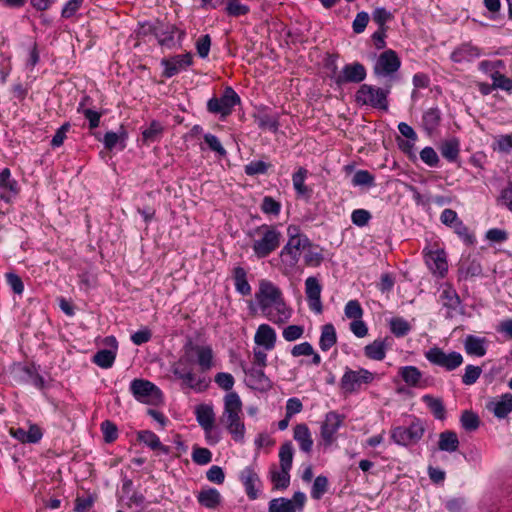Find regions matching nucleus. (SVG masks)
I'll list each match as a JSON object with an SVG mask.
<instances>
[{
	"mask_svg": "<svg viewBox=\"0 0 512 512\" xmlns=\"http://www.w3.org/2000/svg\"><path fill=\"white\" fill-rule=\"evenodd\" d=\"M438 302L445 309L444 317L452 319L457 314L463 313L461 299L457 291L451 285H444L438 298Z\"/></svg>",
	"mask_w": 512,
	"mask_h": 512,
	"instance_id": "obj_12",
	"label": "nucleus"
},
{
	"mask_svg": "<svg viewBox=\"0 0 512 512\" xmlns=\"http://www.w3.org/2000/svg\"><path fill=\"white\" fill-rule=\"evenodd\" d=\"M240 480L245 487L246 494L250 500L258 497L256 485L260 482L259 476L252 467L244 468L240 473Z\"/></svg>",
	"mask_w": 512,
	"mask_h": 512,
	"instance_id": "obj_22",
	"label": "nucleus"
},
{
	"mask_svg": "<svg viewBox=\"0 0 512 512\" xmlns=\"http://www.w3.org/2000/svg\"><path fill=\"white\" fill-rule=\"evenodd\" d=\"M204 141L211 151L216 152L219 156H226L227 152L217 136L207 133L204 135Z\"/></svg>",
	"mask_w": 512,
	"mask_h": 512,
	"instance_id": "obj_63",
	"label": "nucleus"
},
{
	"mask_svg": "<svg viewBox=\"0 0 512 512\" xmlns=\"http://www.w3.org/2000/svg\"><path fill=\"white\" fill-rule=\"evenodd\" d=\"M422 401L427 405L436 419H445L446 410L440 398H435L427 394L422 397Z\"/></svg>",
	"mask_w": 512,
	"mask_h": 512,
	"instance_id": "obj_41",
	"label": "nucleus"
},
{
	"mask_svg": "<svg viewBox=\"0 0 512 512\" xmlns=\"http://www.w3.org/2000/svg\"><path fill=\"white\" fill-rule=\"evenodd\" d=\"M480 56V50L478 47L464 43L457 47L451 54V59L454 62L460 63L464 61H472L473 59Z\"/></svg>",
	"mask_w": 512,
	"mask_h": 512,
	"instance_id": "obj_29",
	"label": "nucleus"
},
{
	"mask_svg": "<svg viewBox=\"0 0 512 512\" xmlns=\"http://www.w3.org/2000/svg\"><path fill=\"white\" fill-rule=\"evenodd\" d=\"M294 448L290 441L283 443L279 449L280 468H292Z\"/></svg>",
	"mask_w": 512,
	"mask_h": 512,
	"instance_id": "obj_46",
	"label": "nucleus"
},
{
	"mask_svg": "<svg viewBox=\"0 0 512 512\" xmlns=\"http://www.w3.org/2000/svg\"><path fill=\"white\" fill-rule=\"evenodd\" d=\"M399 374L403 381L412 387H417L422 378V373L416 366L401 367Z\"/></svg>",
	"mask_w": 512,
	"mask_h": 512,
	"instance_id": "obj_40",
	"label": "nucleus"
},
{
	"mask_svg": "<svg viewBox=\"0 0 512 512\" xmlns=\"http://www.w3.org/2000/svg\"><path fill=\"white\" fill-rule=\"evenodd\" d=\"M307 170L300 167L293 175L292 182L294 189L298 195H305L309 192L308 187L305 185Z\"/></svg>",
	"mask_w": 512,
	"mask_h": 512,
	"instance_id": "obj_48",
	"label": "nucleus"
},
{
	"mask_svg": "<svg viewBox=\"0 0 512 512\" xmlns=\"http://www.w3.org/2000/svg\"><path fill=\"white\" fill-rule=\"evenodd\" d=\"M239 103V95L232 87H226L221 97H212L208 100L207 110L212 114L225 118L232 113L233 108Z\"/></svg>",
	"mask_w": 512,
	"mask_h": 512,
	"instance_id": "obj_9",
	"label": "nucleus"
},
{
	"mask_svg": "<svg viewBox=\"0 0 512 512\" xmlns=\"http://www.w3.org/2000/svg\"><path fill=\"white\" fill-rule=\"evenodd\" d=\"M242 401L236 392H229L224 397V411L221 422L236 442H242L245 436V425L241 419Z\"/></svg>",
	"mask_w": 512,
	"mask_h": 512,
	"instance_id": "obj_2",
	"label": "nucleus"
},
{
	"mask_svg": "<svg viewBox=\"0 0 512 512\" xmlns=\"http://www.w3.org/2000/svg\"><path fill=\"white\" fill-rule=\"evenodd\" d=\"M138 440L144 443L152 450H159L161 453L168 455L170 448L161 443L159 437L150 430H143L138 432Z\"/></svg>",
	"mask_w": 512,
	"mask_h": 512,
	"instance_id": "obj_32",
	"label": "nucleus"
},
{
	"mask_svg": "<svg viewBox=\"0 0 512 512\" xmlns=\"http://www.w3.org/2000/svg\"><path fill=\"white\" fill-rule=\"evenodd\" d=\"M259 237L253 242V250L258 256H266L273 253L281 243L282 234L275 226L261 225L255 229Z\"/></svg>",
	"mask_w": 512,
	"mask_h": 512,
	"instance_id": "obj_5",
	"label": "nucleus"
},
{
	"mask_svg": "<svg viewBox=\"0 0 512 512\" xmlns=\"http://www.w3.org/2000/svg\"><path fill=\"white\" fill-rule=\"evenodd\" d=\"M268 512H296L293 501L288 498H273L268 503Z\"/></svg>",
	"mask_w": 512,
	"mask_h": 512,
	"instance_id": "obj_45",
	"label": "nucleus"
},
{
	"mask_svg": "<svg viewBox=\"0 0 512 512\" xmlns=\"http://www.w3.org/2000/svg\"><path fill=\"white\" fill-rule=\"evenodd\" d=\"M485 337H478L474 335H467L464 341V348L467 354L477 357H483L486 354Z\"/></svg>",
	"mask_w": 512,
	"mask_h": 512,
	"instance_id": "obj_30",
	"label": "nucleus"
},
{
	"mask_svg": "<svg viewBox=\"0 0 512 512\" xmlns=\"http://www.w3.org/2000/svg\"><path fill=\"white\" fill-rule=\"evenodd\" d=\"M233 279L235 289L243 296L251 294V286L247 281V272L244 268L238 266L233 269Z\"/></svg>",
	"mask_w": 512,
	"mask_h": 512,
	"instance_id": "obj_37",
	"label": "nucleus"
},
{
	"mask_svg": "<svg viewBox=\"0 0 512 512\" xmlns=\"http://www.w3.org/2000/svg\"><path fill=\"white\" fill-rule=\"evenodd\" d=\"M390 88H380L369 84H362L355 94V102L359 106H369L387 112L389 109L388 96Z\"/></svg>",
	"mask_w": 512,
	"mask_h": 512,
	"instance_id": "obj_3",
	"label": "nucleus"
},
{
	"mask_svg": "<svg viewBox=\"0 0 512 512\" xmlns=\"http://www.w3.org/2000/svg\"><path fill=\"white\" fill-rule=\"evenodd\" d=\"M354 186H373L374 176L367 170H358L352 178Z\"/></svg>",
	"mask_w": 512,
	"mask_h": 512,
	"instance_id": "obj_59",
	"label": "nucleus"
},
{
	"mask_svg": "<svg viewBox=\"0 0 512 512\" xmlns=\"http://www.w3.org/2000/svg\"><path fill=\"white\" fill-rule=\"evenodd\" d=\"M261 210L265 214L277 216L281 210V204L271 196H265L262 200Z\"/></svg>",
	"mask_w": 512,
	"mask_h": 512,
	"instance_id": "obj_60",
	"label": "nucleus"
},
{
	"mask_svg": "<svg viewBox=\"0 0 512 512\" xmlns=\"http://www.w3.org/2000/svg\"><path fill=\"white\" fill-rule=\"evenodd\" d=\"M390 331L398 338L406 336L411 331V325L402 317H394L389 321Z\"/></svg>",
	"mask_w": 512,
	"mask_h": 512,
	"instance_id": "obj_47",
	"label": "nucleus"
},
{
	"mask_svg": "<svg viewBox=\"0 0 512 512\" xmlns=\"http://www.w3.org/2000/svg\"><path fill=\"white\" fill-rule=\"evenodd\" d=\"M451 229H453L454 233H456L466 245L474 244L475 236L469 231L462 220H459Z\"/></svg>",
	"mask_w": 512,
	"mask_h": 512,
	"instance_id": "obj_52",
	"label": "nucleus"
},
{
	"mask_svg": "<svg viewBox=\"0 0 512 512\" xmlns=\"http://www.w3.org/2000/svg\"><path fill=\"white\" fill-rule=\"evenodd\" d=\"M226 12L229 16L238 17L246 15L249 12V7L242 4L239 0H228Z\"/></svg>",
	"mask_w": 512,
	"mask_h": 512,
	"instance_id": "obj_58",
	"label": "nucleus"
},
{
	"mask_svg": "<svg viewBox=\"0 0 512 512\" xmlns=\"http://www.w3.org/2000/svg\"><path fill=\"white\" fill-rule=\"evenodd\" d=\"M106 341L114 344L115 351L109 350V349L99 350L95 353V355L93 356V359H92L93 363H95L97 366H99L100 368H103V369H108L113 366V364L115 362V358H116V349H117V345H116L117 342L114 337H107Z\"/></svg>",
	"mask_w": 512,
	"mask_h": 512,
	"instance_id": "obj_28",
	"label": "nucleus"
},
{
	"mask_svg": "<svg viewBox=\"0 0 512 512\" xmlns=\"http://www.w3.org/2000/svg\"><path fill=\"white\" fill-rule=\"evenodd\" d=\"M293 438L299 444V448L302 452L307 454L311 453L314 442L306 424L300 423L294 427Z\"/></svg>",
	"mask_w": 512,
	"mask_h": 512,
	"instance_id": "obj_23",
	"label": "nucleus"
},
{
	"mask_svg": "<svg viewBox=\"0 0 512 512\" xmlns=\"http://www.w3.org/2000/svg\"><path fill=\"white\" fill-rule=\"evenodd\" d=\"M425 358L434 366L446 371H454L463 364V356L456 351L445 352L442 348L434 346L424 353Z\"/></svg>",
	"mask_w": 512,
	"mask_h": 512,
	"instance_id": "obj_7",
	"label": "nucleus"
},
{
	"mask_svg": "<svg viewBox=\"0 0 512 512\" xmlns=\"http://www.w3.org/2000/svg\"><path fill=\"white\" fill-rule=\"evenodd\" d=\"M425 432L424 423L415 418L409 426H397L391 429V439L398 445L409 446L418 443Z\"/></svg>",
	"mask_w": 512,
	"mask_h": 512,
	"instance_id": "obj_6",
	"label": "nucleus"
},
{
	"mask_svg": "<svg viewBox=\"0 0 512 512\" xmlns=\"http://www.w3.org/2000/svg\"><path fill=\"white\" fill-rule=\"evenodd\" d=\"M337 342V334L333 324L328 323L321 327L319 347L322 351H328Z\"/></svg>",
	"mask_w": 512,
	"mask_h": 512,
	"instance_id": "obj_36",
	"label": "nucleus"
},
{
	"mask_svg": "<svg viewBox=\"0 0 512 512\" xmlns=\"http://www.w3.org/2000/svg\"><path fill=\"white\" fill-rule=\"evenodd\" d=\"M441 112L439 108H429L423 113L422 126L428 134H432L440 125Z\"/></svg>",
	"mask_w": 512,
	"mask_h": 512,
	"instance_id": "obj_34",
	"label": "nucleus"
},
{
	"mask_svg": "<svg viewBox=\"0 0 512 512\" xmlns=\"http://www.w3.org/2000/svg\"><path fill=\"white\" fill-rule=\"evenodd\" d=\"M256 121L260 129L269 130L272 132H276L278 130L279 122L278 118L275 116L262 114L256 118Z\"/></svg>",
	"mask_w": 512,
	"mask_h": 512,
	"instance_id": "obj_54",
	"label": "nucleus"
},
{
	"mask_svg": "<svg viewBox=\"0 0 512 512\" xmlns=\"http://www.w3.org/2000/svg\"><path fill=\"white\" fill-rule=\"evenodd\" d=\"M288 242L281 250L279 256H319V253L312 251V244L306 235L300 233L297 226L290 225L287 228Z\"/></svg>",
	"mask_w": 512,
	"mask_h": 512,
	"instance_id": "obj_4",
	"label": "nucleus"
},
{
	"mask_svg": "<svg viewBox=\"0 0 512 512\" xmlns=\"http://www.w3.org/2000/svg\"><path fill=\"white\" fill-rule=\"evenodd\" d=\"M149 30L153 31V35L157 39L159 45L166 48L176 47L177 41L175 34H178V42L184 38L185 32L179 30L175 25L158 23L155 26H148Z\"/></svg>",
	"mask_w": 512,
	"mask_h": 512,
	"instance_id": "obj_13",
	"label": "nucleus"
},
{
	"mask_svg": "<svg viewBox=\"0 0 512 512\" xmlns=\"http://www.w3.org/2000/svg\"><path fill=\"white\" fill-rule=\"evenodd\" d=\"M322 286L316 277L310 276L305 280V294L311 311L321 314L323 306L321 302Z\"/></svg>",
	"mask_w": 512,
	"mask_h": 512,
	"instance_id": "obj_15",
	"label": "nucleus"
},
{
	"mask_svg": "<svg viewBox=\"0 0 512 512\" xmlns=\"http://www.w3.org/2000/svg\"><path fill=\"white\" fill-rule=\"evenodd\" d=\"M101 430L103 432L104 440L107 443L115 441L118 437L117 426L109 420H105L101 423Z\"/></svg>",
	"mask_w": 512,
	"mask_h": 512,
	"instance_id": "obj_64",
	"label": "nucleus"
},
{
	"mask_svg": "<svg viewBox=\"0 0 512 512\" xmlns=\"http://www.w3.org/2000/svg\"><path fill=\"white\" fill-rule=\"evenodd\" d=\"M261 312L269 321L278 325L286 323L292 315V310L287 307L284 300L269 306L262 305Z\"/></svg>",
	"mask_w": 512,
	"mask_h": 512,
	"instance_id": "obj_16",
	"label": "nucleus"
},
{
	"mask_svg": "<svg viewBox=\"0 0 512 512\" xmlns=\"http://www.w3.org/2000/svg\"><path fill=\"white\" fill-rule=\"evenodd\" d=\"M345 316L349 319H361L363 316V309L357 300H350L344 308Z\"/></svg>",
	"mask_w": 512,
	"mask_h": 512,
	"instance_id": "obj_62",
	"label": "nucleus"
},
{
	"mask_svg": "<svg viewBox=\"0 0 512 512\" xmlns=\"http://www.w3.org/2000/svg\"><path fill=\"white\" fill-rule=\"evenodd\" d=\"M459 448V439L454 431L446 430L439 434L438 449L453 453Z\"/></svg>",
	"mask_w": 512,
	"mask_h": 512,
	"instance_id": "obj_33",
	"label": "nucleus"
},
{
	"mask_svg": "<svg viewBox=\"0 0 512 512\" xmlns=\"http://www.w3.org/2000/svg\"><path fill=\"white\" fill-rule=\"evenodd\" d=\"M366 75L364 65L359 62L346 64L339 73L337 72V66L333 63L330 78L337 86L341 87L347 83H361Z\"/></svg>",
	"mask_w": 512,
	"mask_h": 512,
	"instance_id": "obj_10",
	"label": "nucleus"
},
{
	"mask_svg": "<svg viewBox=\"0 0 512 512\" xmlns=\"http://www.w3.org/2000/svg\"><path fill=\"white\" fill-rule=\"evenodd\" d=\"M256 299L260 310L262 309V305L269 306L283 300L280 289L270 281L266 280H262L260 282L259 291L256 293Z\"/></svg>",
	"mask_w": 512,
	"mask_h": 512,
	"instance_id": "obj_18",
	"label": "nucleus"
},
{
	"mask_svg": "<svg viewBox=\"0 0 512 512\" xmlns=\"http://www.w3.org/2000/svg\"><path fill=\"white\" fill-rule=\"evenodd\" d=\"M489 411L499 419L506 418L512 412V394L505 393L499 400L490 402L487 405Z\"/></svg>",
	"mask_w": 512,
	"mask_h": 512,
	"instance_id": "obj_27",
	"label": "nucleus"
},
{
	"mask_svg": "<svg viewBox=\"0 0 512 512\" xmlns=\"http://www.w3.org/2000/svg\"><path fill=\"white\" fill-rule=\"evenodd\" d=\"M195 415L198 424L203 428L206 434H209L212 431L215 422V413L212 406L206 404L197 406Z\"/></svg>",
	"mask_w": 512,
	"mask_h": 512,
	"instance_id": "obj_25",
	"label": "nucleus"
},
{
	"mask_svg": "<svg viewBox=\"0 0 512 512\" xmlns=\"http://www.w3.org/2000/svg\"><path fill=\"white\" fill-rule=\"evenodd\" d=\"M344 416L335 411H330L325 416V421L321 425V437L326 444L330 445L334 439L338 429L342 426Z\"/></svg>",
	"mask_w": 512,
	"mask_h": 512,
	"instance_id": "obj_20",
	"label": "nucleus"
},
{
	"mask_svg": "<svg viewBox=\"0 0 512 512\" xmlns=\"http://www.w3.org/2000/svg\"><path fill=\"white\" fill-rule=\"evenodd\" d=\"M441 155L450 162H454L459 155V141L457 139H450L444 141L440 145Z\"/></svg>",
	"mask_w": 512,
	"mask_h": 512,
	"instance_id": "obj_44",
	"label": "nucleus"
},
{
	"mask_svg": "<svg viewBox=\"0 0 512 512\" xmlns=\"http://www.w3.org/2000/svg\"><path fill=\"white\" fill-rule=\"evenodd\" d=\"M328 490V479L326 476L319 475L315 478L311 489V497L314 500H320Z\"/></svg>",
	"mask_w": 512,
	"mask_h": 512,
	"instance_id": "obj_51",
	"label": "nucleus"
},
{
	"mask_svg": "<svg viewBox=\"0 0 512 512\" xmlns=\"http://www.w3.org/2000/svg\"><path fill=\"white\" fill-rule=\"evenodd\" d=\"M128 138V134L126 130L121 127L118 132L109 131L104 135L103 143L105 148L108 150H112L119 143L121 145V149H124L126 144L125 141Z\"/></svg>",
	"mask_w": 512,
	"mask_h": 512,
	"instance_id": "obj_38",
	"label": "nucleus"
},
{
	"mask_svg": "<svg viewBox=\"0 0 512 512\" xmlns=\"http://www.w3.org/2000/svg\"><path fill=\"white\" fill-rule=\"evenodd\" d=\"M20 191L17 180L11 177L9 168H4L0 172V199L10 202Z\"/></svg>",
	"mask_w": 512,
	"mask_h": 512,
	"instance_id": "obj_21",
	"label": "nucleus"
},
{
	"mask_svg": "<svg viewBox=\"0 0 512 512\" xmlns=\"http://www.w3.org/2000/svg\"><path fill=\"white\" fill-rule=\"evenodd\" d=\"M192 64V54L185 53L170 58H163L161 65L164 67L163 76L171 78Z\"/></svg>",
	"mask_w": 512,
	"mask_h": 512,
	"instance_id": "obj_14",
	"label": "nucleus"
},
{
	"mask_svg": "<svg viewBox=\"0 0 512 512\" xmlns=\"http://www.w3.org/2000/svg\"><path fill=\"white\" fill-rule=\"evenodd\" d=\"M130 391L140 402L156 405L162 401L161 390L152 382L145 379H134L130 383Z\"/></svg>",
	"mask_w": 512,
	"mask_h": 512,
	"instance_id": "obj_8",
	"label": "nucleus"
},
{
	"mask_svg": "<svg viewBox=\"0 0 512 512\" xmlns=\"http://www.w3.org/2000/svg\"><path fill=\"white\" fill-rule=\"evenodd\" d=\"M401 66L400 58L394 50H386L380 54L375 65V73L390 75L399 70Z\"/></svg>",
	"mask_w": 512,
	"mask_h": 512,
	"instance_id": "obj_17",
	"label": "nucleus"
},
{
	"mask_svg": "<svg viewBox=\"0 0 512 512\" xmlns=\"http://www.w3.org/2000/svg\"><path fill=\"white\" fill-rule=\"evenodd\" d=\"M290 469L280 468V470H271L270 479L274 485V489L284 490L290 484Z\"/></svg>",
	"mask_w": 512,
	"mask_h": 512,
	"instance_id": "obj_42",
	"label": "nucleus"
},
{
	"mask_svg": "<svg viewBox=\"0 0 512 512\" xmlns=\"http://www.w3.org/2000/svg\"><path fill=\"white\" fill-rule=\"evenodd\" d=\"M192 460L198 465H207L212 461V453L207 448L194 446L192 452Z\"/></svg>",
	"mask_w": 512,
	"mask_h": 512,
	"instance_id": "obj_55",
	"label": "nucleus"
},
{
	"mask_svg": "<svg viewBox=\"0 0 512 512\" xmlns=\"http://www.w3.org/2000/svg\"><path fill=\"white\" fill-rule=\"evenodd\" d=\"M271 165L261 161H251L244 167V172L247 176H255L259 174H265Z\"/></svg>",
	"mask_w": 512,
	"mask_h": 512,
	"instance_id": "obj_56",
	"label": "nucleus"
},
{
	"mask_svg": "<svg viewBox=\"0 0 512 512\" xmlns=\"http://www.w3.org/2000/svg\"><path fill=\"white\" fill-rule=\"evenodd\" d=\"M244 373L247 376V385L255 390L264 391L271 388L272 384L270 379L265 375L263 367L253 365L247 368L243 364L241 365Z\"/></svg>",
	"mask_w": 512,
	"mask_h": 512,
	"instance_id": "obj_19",
	"label": "nucleus"
},
{
	"mask_svg": "<svg viewBox=\"0 0 512 512\" xmlns=\"http://www.w3.org/2000/svg\"><path fill=\"white\" fill-rule=\"evenodd\" d=\"M374 380V375L364 368L352 370L346 368L341 380L340 388L344 393L352 394L357 392L362 384H369Z\"/></svg>",
	"mask_w": 512,
	"mask_h": 512,
	"instance_id": "obj_11",
	"label": "nucleus"
},
{
	"mask_svg": "<svg viewBox=\"0 0 512 512\" xmlns=\"http://www.w3.org/2000/svg\"><path fill=\"white\" fill-rule=\"evenodd\" d=\"M482 373V369L479 366L467 365L465 372L462 376V382L465 385H473L476 383Z\"/></svg>",
	"mask_w": 512,
	"mask_h": 512,
	"instance_id": "obj_61",
	"label": "nucleus"
},
{
	"mask_svg": "<svg viewBox=\"0 0 512 512\" xmlns=\"http://www.w3.org/2000/svg\"><path fill=\"white\" fill-rule=\"evenodd\" d=\"M387 345L385 340L376 339L364 347V355L376 361H382L386 356Z\"/></svg>",
	"mask_w": 512,
	"mask_h": 512,
	"instance_id": "obj_35",
	"label": "nucleus"
},
{
	"mask_svg": "<svg viewBox=\"0 0 512 512\" xmlns=\"http://www.w3.org/2000/svg\"><path fill=\"white\" fill-rule=\"evenodd\" d=\"M183 349L184 354L178 359V361L172 364L171 371L173 375L177 379L182 380L187 387L197 392H202L208 387V382L206 381V378H197L193 373L192 368L190 367L194 363L193 353L196 354V363L200 370L202 372H207L214 365L213 350L208 345L200 346L193 344L191 341L186 343Z\"/></svg>",
	"mask_w": 512,
	"mask_h": 512,
	"instance_id": "obj_1",
	"label": "nucleus"
},
{
	"mask_svg": "<svg viewBox=\"0 0 512 512\" xmlns=\"http://www.w3.org/2000/svg\"><path fill=\"white\" fill-rule=\"evenodd\" d=\"M199 504L208 509H216L222 501L220 492L215 488L202 489L198 495Z\"/></svg>",
	"mask_w": 512,
	"mask_h": 512,
	"instance_id": "obj_31",
	"label": "nucleus"
},
{
	"mask_svg": "<svg viewBox=\"0 0 512 512\" xmlns=\"http://www.w3.org/2000/svg\"><path fill=\"white\" fill-rule=\"evenodd\" d=\"M460 422H461L462 427L466 431H475L478 429V427L480 425L479 416L476 413H474L473 411H469V410L463 411V413L460 417Z\"/></svg>",
	"mask_w": 512,
	"mask_h": 512,
	"instance_id": "obj_49",
	"label": "nucleus"
},
{
	"mask_svg": "<svg viewBox=\"0 0 512 512\" xmlns=\"http://www.w3.org/2000/svg\"><path fill=\"white\" fill-rule=\"evenodd\" d=\"M25 375V380L32 383L36 388L43 389L45 387V380L42 375L39 374L37 367L32 365H25L21 368Z\"/></svg>",
	"mask_w": 512,
	"mask_h": 512,
	"instance_id": "obj_43",
	"label": "nucleus"
},
{
	"mask_svg": "<svg viewBox=\"0 0 512 512\" xmlns=\"http://www.w3.org/2000/svg\"><path fill=\"white\" fill-rule=\"evenodd\" d=\"M78 112H81L84 117L89 121L90 129H95L99 126L101 113L95 110L84 108V103L81 102L78 107Z\"/></svg>",
	"mask_w": 512,
	"mask_h": 512,
	"instance_id": "obj_57",
	"label": "nucleus"
},
{
	"mask_svg": "<svg viewBox=\"0 0 512 512\" xmlns=\"http://www.w3.org/2000/svg\"><path fill=\"white\" fill-rule=\"evenodd\" d=\"M254 341L266 350H272L276 343V332L270 325L261 324L255 333Z\"/></svg>",
	"mask_w": 512,
	"mask_h": 512,
	"instance_id": "obj_24",
	"label": "nucleus"
},
{
	"mask_svg": "<svg viewBox=\"0 0 512 512\" xmlns=\"http://www.w3.org/2000/svg\"><path fill=\"white\" fill-rule=\"evenodd\" d=\"M493 84L492 87L494 89H501L504 91H512V79L506 77L504 74L500 73V71H494L490 75Z\"/></svg>",
	"mask_w": 512,
	"mask_h": 512,
	"instance_id": "obj_53",
	"label": "nucleus"
},
{
	"mask_svg": "<svg viewBox=\"0 0 512 512\" xmlns=\"http://www.w3.org/2000/svg\"><path fill=\"white\" fill-rule=\"evenodd\" d=\"M164 128L159 121L153 120L150 125L143 130L142 140L145 144L158 142L163 135Z\"/></svg>",
	"mask_w": 512,
	"mask_h": 512,
	"instance_id": "obj_39",
	"label": "nucleus"
},
{
	"mask_svg": "<svg viewBox=\"0 0 512 512\" xmlns=\"http://www.w3.org/2000/svg\"><path fill=\"white\" fill-rule=\"evenodd\" d=\"M447 258H426V265L434 275L444 277L448 270Z\"/></svg>",
	"mask_w": 512,
	"mask_h": 512,
	"instance_id": "obj_50",
	"label": "nucleus"
},
{
	"mask_svg": "<svg viewBox=\"0 0 512 512\" xmlns=\"http://www.w3.org/2000/svg\"><path fill=\"white\" fill-rule=\"evenodd\" d=\"M10 434L21 443H37L43 436L41 429L35 424L30 425L28 431L24 428H11Z\"/></svg>",
	"mask_w": 512,
	"mask_h": 512,
	"instance_id": "obj_26",
	"label": "nucleus"
}]
</instances>
